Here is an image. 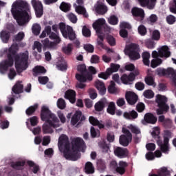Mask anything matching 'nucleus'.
<instances>
[{
  "label": "nucleus",
  "mask_w": 176,
  "mask_h": 176,
  "mask_svg": "<svg viewBox=\"0 0 176 176\" xmlns=\"http://www.w3.org/2000/svg\"><path fill=\"white\" fill-rule=\"evenodd\" d=\"M25 34L23 32H19L16 35L14 36V42H21L24 39Z\"/></svg>",
  "instance_id": "48"
},
{
  "label": "nucleus",
  "mask_w": 176,
  "mask_h": 176,
  "mask_svg": "<svg viewBox=\"0 0 176 176\" xmlns=\"http://www.w3.org/2000/svg\"><path fill=\"white\" fill-rule=\"evenodd\" d=\"M65 98L69 100L72 104H75L76 101V92L72 89H68L65 93Z\"/></svg>",
  "instance_id": "25"
},
{
  "label": "nucleus",
  "mask_w": 176,
  "mask_h": 176,
  "mask_svg": "<svg viewBox=\"0 0 176 176\" xmlns=\"http://www.w3.org/2000/svg\"><path fill=\"white\" fill-rule=\"evenodd\" d=\"M157 20V15L155 14H152L148 18H147V22L148 24H155Z\"/></svg>",
  "instance_id": "54"
},
{
  "label": "nucleus",
  "mask_w": 176,
  "mask_h": 176,
  "mask_svg": "<svg viewBox=\"0 0 176 176\" xmlns=\"http://www.w3.org/2000/svg\"><path fill=\"white\" fill-rule=\"evenodd\" d=\"M0 38L3 43H8L9 39H10V33L6 30H3L0 33Z\"/></svg>",
  "instance_id": "33"
},
{
  "label": "nucleus",
  "mask_w": 176,
  "mask_h": 176,
  "mask_svg": "<svg viewBox=\"0 0 176 176\" xmlns=\"http://www.w3.org/2000/svg\"><path fill=\"white\" fill-rule=\"evenodd\" d=\"M41 119L43 122H47L52 124V120L54 123H57L59 122L58 118L55 116L54 113H52L49 107L46 106H43L41 111Z\"/></svg>",
  "instance_id": "6"
},
{
  "label": "nucleus",
  "mask_w": 176,
  "mask_h": 176,
  "mask_svg": "<svg viewBox=\"0 0 176 176\" xmlns=\"http://www.w3.org/2000/svg\"><path fill=\"white\" fill-rule=\"evenodd\" d=\"M56 67L59 71H66L67 69V63L65 61L58 62L56 65Z\"/></svg>",
  "instance_id": "57"
},
{
  "label": "nucleus",
  "mask_w": 176,
  "mask_h": 176,
  "mask_svg": "<svg viewBox=\"0 0 176 176\" xmlns=\"http://www.w3.org/2000/svg\"><path fill=\"white\" fill-rule=\"evenodd\" d=\"M89 123L92 126H98L99 129H104L105 125L102 124V120L99 121L98 119L94 118V116H90L89 118Z\"/></svg>",
  "instance_id": "28"
},
{
  "label": "nucleus",
  "mask_w": 176,
  "mask_h": 176,
  "mask_svg": "<svg viewBox=\"0 0 176 176\" xmlns=\"http://www.w3.org/2000/svg\"><path fill=\"white\" fill-rule=\"evenodd\" d=\"M107 112L110 115H115V113H116V105L115 104V102H111L109 104L107 109Z\"/></svg>",
  "instance_id": "39"
},
{
  "label": "nucleus",
  "mask_w": 176,
  "mask_h": 176,
  "mask_svg": "<svg viewBox=\"0 0 176 176\" xmlns=\"http://www.w3.org/2000/svg\"><path fill=\"white\" fill-rule=\"evenodd\" d=\"M32 72L34 76H38V74H46V69L43 66H36Z\"/></svg>",
  "instance_id": "34"
},
{
  "label": "nucleus",
  "mask_w": 176,
  "mask_h": 176,
  "mask_svg": "<svg viewBox=\"0 0 176 176\" xmlns=\"http://www.w3.org/2000/svg\"><path fill=\"white\" fill-rule=\"evenodd\" d=\"M14 19L16 20V23L19 25H24L27 23V19L30 17V15L28 14L27 15L19 13H12Z\"/></svg>",
  "instance_id": "19"
},
{
  "label": "nucleus",
  "mask_w": 176,
  "mask_h": 176,
  "mask_svg": "<svg viewBox=\"0 0 176 176\" xmlns=\"http://www.w3.org/2000/svg\"><path fill=\"white\" fill-rule=\"evenodd\" d=\"M27 163L29 167H33L32 171L34 174H38V171H39V166L35 164V162L32 161H28Z\"/></svg>",
  "instance_id": "45"
},
{
  "label": "nucleus",
  "mask_w": 176,
  "mask_h": 176,
  "mask_svg": "<svg viewBox=\"0 0 176 176\" xmlns=\"http://www.w3.org/2000/svg\"><path fill=\"white\" fill-rule=\"evenodd\" d=\"M143 96L145 98H153L155 97V93H153V91L148 89L144 91Z\"/></svg>",
  "instance_id": "58"
},
{
  "label": "nucleus",
  "mask_w": 176,
  "mask_h": 176,
  "mask_svg": "<svg viewBox=\"0 0 176 176\" xmlns=\"http://www.w3.org/2000/svg\"><path fill=\"white\" fill-rule=\"evenodd\" d=\"M138 31L140 35H141L142 36H145V35H146V28L144 25H139V27L138 28Z\"/></svg>",
  "instance_id": "55"
},
{
  "label": "nucleus",
  "mask_w": 176,
  "mask_h": 176,
  "mask_svg": "<svg viewBox=\"0 0 176 176\" xmlns=\"http://www.w3.org/2000/svg\"><path fill=\"white\" fill-rule=\"evenodd\" d=\"M67 17L73 24H76V23H78V16H76L75 14L70 12L67 15Z\"/></svg>",
  "instance_id": "47"
},
{
  "label": "nucleus",
  "mask_w": 176,
  "mask_h": 176,
  "mask_svg": "<svg viewBox=\"0 0 176 176\" xmlns=\"http://www.w3.org/2000/svg\"><path fill=\"white\" fill-rule=\"evenodd\" d=\"M62 50L65 54H71L72 53V44H68L67 46L63 47Z\"/></svg>",
  "instance_id": "59"
},
{
  "label": "nucleus",
  "mask_w": 176,
  "mask_h": 176,
  "mask_svg": "<svg viewBox=\"0 0 176 176\" xmlns=\"http://www.w3.org/2000/svg\"><path fill=\"white\" fill-rule=\"evenodd\" d=\"M125 54L129 56L131 60H138V58H141V55H140V46L135 43H131L126 47L124 50Z\"/></svg>",
  "instance_id": "9"
},
{
  "label": "nucleus",
  "mask_w": 176,
  "mask_h": 176,
  "mask_svg": "<svg viewBox=\"0 0 176 176\" xmlns=\"http://www.w3.org/2000/svg\"><path fill=\"white\" fill-rule=\"evenodd\" d=\"M59 30L65 39H69V41H75L76 39V34H75L72 27L67 26L65 23L60 22L59 23Z\"/></svg>",
  "instance_id": "7"
},
{
  "label": "nucleus",
  "mask_w": 176,
  "mask_h": 176,
  "mask_svg": "<svg viewBox=\"0 0 176 176\" xmlns=\"http://www.w3.org/2000/svg\"><path fill=\"white\" fill-rule=\"evenodd\" d=\"M17 54V46L12 45L7 53V58L0 63V72L5 74L10 68L13 67L15 63V68L16 72H23L28 68V51L21 53L19 55Z\"/></svg>",
  "instance_id": "1"
},
{
  "label": "nucleus",
  "mask_w": 176,
  "mask_h": 176,
  "mask_svg": "<svg viewBox=\"0 0 176 176\" xmlns=\"http://www.w3.org/2000/svg\"><path fill=\"white\" fill-rule=\"evenodd\" d=\"M107 41L109 45H110V46H116V39H115L113 36L108 35L107 36Z\"/></svg>",
  "instance_id": "62"
},
{
  "label": "nucleus",
  "mask_w": 176,
  "mask_h": 176,
  "mask_svg": "<svg viewBox=\"0 0 176 176\" xmlns=\"http://www.w3.org/2000/svg\"><path fill=\"white\" fill-rule=\"evenodd\" d=\"M60 9L62 10V12H65V13H67V12H69L71 10V4L63 1L60 5Z\"/></svg>",
  "instance_id": "42"
},
{
  "label": "nucleus",
  "mask_w": 176,
  "mask_h": 176,
  "mask_svg": "<svg viewBox=\"0 0 176 176\" xmlns=\"http://www.w3.org/2000/svg\"><path fill=\"white\" fill-rule=\"evenodd\" d=\"M131 14L133 16L134 20L142 23L145 19V11L142 8H139L137 7L133 8L131 10Z\"/></svg>",
  "instance_id": "15"
},
{
  "label": "nucleus",
  "mask_w": 176,
  "mask_h": 176,
  "mask_svg": "<svg viewBox=\"0 0 176 176\" xmlns=\"http://www.w3.org/2000/svg\"><path fill=\"white\" fill-rule=\"evenodd\" d=\"M82 33L85 38H90L91 36V32L90 31V29L86 27V25L83 26Z\"/></svg>",
  "instance_id": "52"
},
{
  "label": "nucleus",
  "mask_w": 176,
  "mask_h": 176,
  "mask_svg": "<svg viewBox=\"0 0 176 176\" xmlns=\"http://www.w3.org/2000/svg\"><path fill=\"white\" fill-rule=\"evenodd\" d=\"M75 11L78 14H82L85 19L89 18V14H87V11L85 7L82 6H77L75 8Z\"/></svg>",
  "instance_id": "31"
},
{
  "label": "nucleus",
  "mask_w": 176,
  "mask_h": 176,
  "mask_svg": "<svg viewBox=\"0 0 176 176\" xmlns=\"http://www.w3.org/2000/svg\"><path fill=\"white\" fill-rule=\"evenodd\" d=\"M124 118L125 119H128L129 120H133L134 119H137L138 118V113L135 110H131L129 111H125L123 114Z\"/></svg>",
  "instance_id": "29"
},
{
  "label": "nucleus",
  "mask_w": 176,
  "mask_h": 176,
  "mask_svg": "<svg viewBox=\"0 0 176 176\" xmlns=\"http://www.w3.org/2000/svg\"><path fill=\"white\" fill-rule=\"evenodd\" d=\"M160 50V57H170L171 56V52L168 50V47L167 45L163 46Z\"/></svg>",
  "instance_id": "32"
},
{
  "label": "nucleus",
  "mask_w": 176,
  "mask_h": 176,
  "mask_svg": "<svg viewBox=\"0 0 176 176\" xmlns=\"http://www.w3.org/2000/svg\"><path fill=\"white\" fill-rule=\"evenodd\" d=\"M30 10V5L28 3L23 0H19L13 3L11 9V13H16V14H23L25 16L28 14Z\"/></svg>",
  "instance_id": "5"
},
{
  "label": "nucleus",
  "mask_w": 176,
  "mask_h": 176,
  "mask_svg": "<svg viewBox=\"0 0 176 176\" xmlns=\"http://www.w3.org/2000/svg\"><path fill=\"white\" fill-rule=\"evenodd\" d=\"M155 102L157 104L159 108L157 109V115H163L164 112H167L170 109V107L167 104V98L164 96L160 94L157 95Z\"/></svg>",
  "instance_id": "8"
},
{
  "label": "nucleus",
  "mask_w": 176,
  "mask_h": 176,
  "mask_svg": "<svg viewBox=\"0 0 176 176\" xmlns=\"http://www.w3.org/2000/svg\"><path fill=\"white\" fill-rule=\"evenodd\" d=\"M142 57L143 58V64H144V65H146L147 67H149V58H151V54H149V52H143L142 54Z\"/></svg>",
  "instance_id": "41"
},
{
  "label": "nucleus",
  "mask_w": 176,
  "mask_h": 176,
  "mask_svg": "<svg viewBox=\"0 0 176 176\" xmlns=\"http://www.w3.org/2000/svg\"><path fill=\"white\" fill-rule=\"evenodd\" d=\"M120 79L124 85H131V82L135 80L134 73H130L129 75L124 74Z\"/></svg>",
  "instance_id": "26"
},
{
  "label": "nucleus",
  "mask_w": 176,
  "mask_h": 176,
  "mask_svg": "<svg viewBox=\"0 0 176 176\" xmlns=\"http://www.w3.org/2000/svg\"><path fill=\"white\" fill-rule=\"evenodd\" d=\"M157 74L159 76H172V80L176 86V70H174V69L169 67L167 69H163L162 67H159L156 69Z\"/></svg>",
  "instance_id": "11"
},
{
  "label": "nucleus",
  "mask_w": 176,
  "mask_h": 176,
  "mask_svg": "<svg viewBox=\"0 0 176 176\" xmlns=\"http://www.w3.org/2000/svg\"><path fill=\"white\" fill-rule=\"evenodd\" d=\"M162 63H163V60H162L161 58L153 59L151 63V68H156V67L160 65Z\"/></svg>",
  "instance_id": "53"
},
{
  "label": "nucleus",
  "mask_w": 176,
  "mask_h": 176,
  "mask_svg": "<svg viewBox=\"0 0 176 176\" xmlns=\"http://www.w3.org/2000/svg\"><path fill=\"white\" fill-rule=\"evenodd\" d=\"M57 107L59 108V109H65V100H64L63 98H59L57 100Z\"/></svg>",
  "instance_id": "61"
},
{
  "label": "nucleus",
  "mask_w": 176,
  "mask_h": 176,
  "mask_svg": "<svg viewBox=\"0 0 176 176\" xmlns=\"http://www.w3.org/2000/svg\"><path fill=\"white\" fill-rule=\"evenodd\" d=\"M32 6L35 12L36 17L41 19L43 16V4L39 0H32Z\"/></svg>",
  "instance_id": "14"
},
{
  "label": "nucleus",
  "mask_w": 176,
  "mask_h": 176,
  "mask_svg": "<svg viewBox=\"0 0 176 176\" xmlns=\"http://www.w3.org/2000/svg\"><path fill=\"white\" fill-rule=\"evenodd\" d=\"M98 76L101 79H104V80H107V79H108V78L111 76V73L108 72V69H107L105 72H100Z\"/></svg>",
  "instance_id": "56"
},
{
  "label": "nucleus",
  "mask_w": 176,
  "mask_h": 176,
  "mask_svg": "<svg viewBox=\"0 0 176 176\" xmlns=\"http://www.w3.org/2000/svg\"><path fill=\"white\" fill-rule=\"evenodd\" d=\"M50 39H53L54 41H55V43L56 45H58V43H60V42H61V38H60V36H58V34L54 33V32H52L50 34Z\"/></svg>",
  "instance_id": "49"
},
{
  "label": "nucleus",
  "mask_w": 176,
  "mask_h": 176,
  "mask_svg": "<svg viewBox=\"0 0 176 176\" xmlns=\"http://www.w3.org/2000/svg\"><path fill=\"white\" fill-rule=\"evenodd\" d=\"M95 87L98 90L100 96H104L107 93V88L105 87V84L103 82L98 80L95 82Z\"/></svg>",
  "instance_id": "27"
},
{
  "label": "nucleus",
  "mask_w": 176,
  "mask_h": 176,
  "mask_svg": "<svg viewBox=\"0 0 176 176\" xmlns=\"http://www.w3.org/2000/svg\"><path fill=\"white\" fill-rule=\"evenodd\" d=\"M118 19L116 16L115 15H111L109 19H108V22L109 24L111 25H116L118 24Z\"/></svg>",
  "instance_id": "63"
},
{
  "label": "nucleus",
  "mask_w": 176,
  "mask_h": 176,
  "mask_svg": "<svg viewBox=\"0 0 176 176\" xmlns=\"http://www.w3.org/2000/svg\"><path fill=\"white\" fill-rule=\"evenodd\" d=\"M157 122V118L152 113H146L144 116V120L142 121V124H155Z\"/></svg>",
  "instance_id": "18"
},
{
  "label": "nucleus",
  "mask_w": 176,
  "mask_h": 176,
  "mask_svg": "<svg viewBox=\"0 0 176 176\" xmlns=\"http://www.w3.org/2000/svg\"><path fill=\"white\" fill-rule=\"evenodd\" d=\"M41 43L43 44V50H46V49L54 50V49L57 47V44L53 41H50L48 38L42 40Z\"/></svg>",
  "instance_id": "23"
},
{
  "label": "nucleus",
  "mask_w": 176,
  "mask_h": 176,
  "mask_svg": "<svg viewBox=\"0 0 176 176\" xmlns=\"http://www.w3.org/2000/svg\"><path fill=\"white\" fill-rule=\"evenodd\" d=\"M122 133L125 135H121L120 136V144L122 146H129V144L131 142L133 135L130 133L129 129L122 128Z\"/></svg>",
  "instance_id": "13"
},
{
  "label": "nucleus",
  "mask_w": 176,
  "mask_h": 176,
  "mask_svg": "<svg viewBox=\"0 0 176 176\" xmlns=\"http://www.w3.org/2000/svg\"><path fill=\"white\" fill-rule=\"evenodd\" d=\"M148 176H170V171L167 168L164 167L162 168L160 172L158 173V175L157 174H149Z\"/></svg>",
  "instance_id": "37"
},
{
  "label": "nucleus",
  "mask_w": 176,
  "mask_h": 176,
  "mask_svg": "<svg viewBox=\"0 0 176 176\" xmlns=\"http://www.w3.org/2000/svg\"><path fill=\"white\" fill-rule=\"evenodd\" d=\"M118 166V162L115 160H112L110 162V168H112L113 170H116L118 173V174H120L121 175H123L124 173H126V167H127V162L120 161Z\"/></svg>",
  "instance_id": "12"
},
{
  "label": "nucleus",
  "mask_w": 176,
  "mask_h": 176,
  "mask_svg": "<svg viewBox=\"0 0 176 176\" xmlns=\"http://www.w3.org/2000/svg\"><path fill=\"white\" fill-rule=\"evenodd\" d=\"M107 105H108V100H107V98H102L95 104V111H96V112H102Z\"/></svg>",
  "instance_id": "22"
},
{
  "label": "nucleus",
  "mask_w": 176,
  "mask_h": 176,
  "mask_svg": "<svg viewBox=\"0 0 176 176\" xmlns=\"http://www.w3.org/2000/svg\"><path fill=\"white\" fill-rule=\"evenodd\" d=\"M52 34V27L48 25L45 28V30L42 32L41 34L40 35V38H45L47 35H50Z\"/></svg>",
  "instance_id": "50"
},
{
  "label": "nucleus",
  "mask_w": 176,
  "mask_h": 176,
  "mask_svg": "<svg viewBox=\"0 0 176 176\" xmlns=\"http://www.w3.org/2000/svg\"><path fill=\"white\" fill-rule=\"evenodd\" d=\"M83 120H85V116H82V111H76L72 118L71 123L72 126H75L78 122H79L77 124L79 126V123H80V122H83Z\"/></svg>",
  "instance_id": "24"
},
{
  "label": "nucleus",
  "mask_w": 176,
  "mask_h": 176,
  "mask_svg": "<svg viewBox=\"0 0 176 176\" xmlns=\"http://www.w3.org/2000/svg\"><path fill=\"white\" fill-rule=\"evenodd\" d=\"M72 148L69 150V140L68 136L65 135H62L58 140V146L59 149H61L63 146L65 148L63 152L64 157L67 160H72V162H76L80 159V153L85 152L86 149V144L83 139L80 138H74L72 141Z\"/></svg>",
  "instance_id": "2"
},
{
  "label": "nucleus",
  "mask_w": 176,
  "mask_h": 176,
  "mask_svg": "<svg viewBox=\"0 0 176 176\" xmlns=\"http://www.w3.org/2000/svg\"><path fill=\"white\" fill-rule=\"evenodd\" d=\"M125 98L129 105H135L138 101V96L134 92L127 91L125 94Z\"/></svg>",
  "instance_id": "20"
},
{
  "label": "nucleus",
  "mask_w": 176,
  "mask_h": 176,
  "mask_svg": "<svg viewBox=\"0 0 176 176\" xmlns=\"http://www.w3.org/2000/svg\"><path fill=\"white\" fill-rule=\"evenodd\" d=\"M96 10L98 14H105L108 12V8L104 4H99L97 6Z\"/></svg>",
  "instance_id": "40"
},
{
  "label": "nucleus",
  "mask_w": 176,
  "mask_h": 176,
  "mask_svg": "<svg viewBox=\"0 0 176 176\" xmlns=\"http://www.w3.org/2000/svg\"><path fill=\"white\" fill-rule=\"evenodd\" d=\"M156 1L157 0H138V2L142 8L147 7V9L152 10L155 9V6H156Z\"/></svg>",
  "instance_id": "21"
},
{
  "label": "nucleus",
  "mask_w": 176,
  "mask_h": 176,
  "mask_svg": "<svg viewBox=\"0 0 176 176\" xmlns=\"http://www.w3.org/2000/svg\"><path fill=\"white\" fill-rule=\"evenodd\" d=\"M41 30H42V28H41V25L38 23H35L32 25V31L34 35H36V36L39 35V34H41Z\"/></svg>",
  "instance_id": "44"
},
{
  "label": "nucleus",
  "mask_w": 176,
  "mask_h": 176,
  "mask_svg": "<svg viewBox=\"0 0 176 176\" xmlns=\"http://www.w3.org/2000/svg\"><path fill=\"white\" fill-rule=\"evenodd\" d=\"M114 155L119 159H124L129 156V150L126 148L117 146L114 148Z\"/></svg>",
  "instance_id": "17"
},
{
  "label": "nucleus",
  "mask_w": 176,
  "mask_h": 176,
  "mask_svg": "<svg viewBox=\"0 0 176 176\" xmlns=\"http://www.w3.org/2000/svg\"><path fill=\"white\" fill-rule=\"evenodd\" d=\"M169 10L170 13L176 14V0H172L169 3Z\"/></svg>",
  "instance_id": "51"
},
{
  "label": "nucleus",
  "mask_w": 176,
  "mask_h": 176,
  "mask_svg": "<svg viewBox=\"0 0 176 176\" xmlns=\"http://www.w3.org/2000/svg\"><path fill=\"white\" fill-rule=\"evenodd\" d=\"M166 22L170 25H172L173 24L175 23V22H176V17L174 16V15H171V14L168 15L166 16Z\"/></svg>",
  "instance_id": "60"
},
{
  "label": "nucleus",
  "mask_w": 176,
  "mask_h": 176,
  "mask_svg": "<svg viewBox=\"0 0 176 176\" xmlns=\"http://www.w3.org/2000/svg\"><path fill=\"white\" fill-rule=\"evenodd\" d=\"M93 28L96 31V34L99 40L97 41L98 46L102 49L104 48V38L105 34L102 32V28H105V19H99L92 25Z\"/></svg>",
  "instance_id": "4"
},
{
  "label": "nucleus",
  "mask_w": 176,
  "mask_h": 176,
  "mask_svg": "<svg viewBox=\"0 0 176 176\" xmlns=\"http://www.w3.org/2000/svg\"><path fill=\"white\" fill-rule=\"evenodd\" d=\"M77 71L80 73L79 75H86L87 72V68L86 67V65H78L77 66Z\"/></svg>",
  "instance_id": "46"
},
{
  "label": "nucleus",
  "mask_w": 176,
  "mask_h": 176,
  "mask_svg": "<svg viewBox=\"0 0 176 176\" xmlns=\"http://www.w3.org/2000/svg\"><path fill=\"white\" fill-rule=\"evenodd\" d=\"M57 129V127H60V121L58 122H54L53 120H51L50 122H47L45 121V123L43 125V134H52L53 133V129Z\"/></svg>",
  "instance_id": "16"
},
{
  "label": "nucleus",
  "mask_w": 176,
  "mask_h": 176,
  "mask_svg": "<svg viewBox=\"0 0 176 176\" xmlns=\"http://www.w3.org/2000/svg\"><path fill=\"white\" fill-rule=\"evenodd\" d=\"M97 74V69L93 66H89L88 67V71L87 70V74H76V79L78 82H91L93 80V76Z\"/></svg>",
  "instance_id": "10"
},
{
  "label": "nucleus",
  "mask_w": 176,
  "mask_h": 176,
  "mask_svg": "<svg viewBox=\"0 0 176 176\" xmlns=\"http://www.w3.org/2000/svg\"><path fill=\"white\" fill-rule=\"evenodd\" d=\"M151 38L153 41H159L160 39V32L155 30L153 32Z\"/></svg>",
  "instance_id": "64"
},
{
  "label": "nucleus",
  "mask_w": 176,
  "mask_h": 176,
  "mask_svg": "<svg viewBox=\"0 0 176 176\" xmlns=\"http://www.w3.org/2000/svg\"><path fill=\"white\" fill-rule=\"evenodd\" d=\"M10 166H11L12 168H14V170H21V168L24 167V166H25V162L18 161L16 162H12L10 164Z\"/></svg>",
  "instance_id": "36"
},
{
  "label": "nucleus",
  "mask_w": 176,
  "mask_h": 176,
  "mask_svg": "<svg viewBox=\"0 0 176 176\" xmlns=\"http://www.w3.org/2000/svg\"><path fill=\"white\" fill-rule=\"evenodd\" d=\"M85 170L86 174H94V166L90 162L85 164Z\"/></svg>",
  "instance_id": "38"
},
{
  "label": "nucleus",
  "mask_w": 176,
  "mask_h": 176,
  "mask_svg": "<svg viewBox=\"0 0 176 176\" xmlns=\"http://www.w3.org/2000/svg\"><path fill=\"white\" fill-rule=\"evenodd\" d=\"M119 68H120V65L111 63V68H108L107 72H109L111 75H112L113 72H118V71H119Z\"/></svg>",
  "instance_id": "43"
},
{
  "label": "nucleus",
  "mask_w": 176,
  "mask_h": 176,
  "mask_svg": "<svg viewBox=\"0 0 176 176\" xmlns=\"http://www.w3.org/2000/svg\"><path fill=\"white\" fill-rule=\"evenodd\" d=\"M38 107L39 105L38 103L34 104L33 106L29 107L25 111L26 115H28V116H32V115H34V113H35L36 111V109H38Z\"/></svg>",
  "instance_id": "35"
},
{
  "label": "nucleus",
  "mask_w": 176,
  "mask_h": 176,
  "mask_svg": "<svg viewBox=\"0 0 176 176\" xmlns=\"http://www.w3.org/2000/svg\"><path fill=\"white\" fill-rule=\"evenodd\" d=\"M153 138L156 141L157 144L160 146V149L163 153H167L170 151V147L168 146V142H170V138L173 135L171 131L168 130L164 131V143L160 137V132L159 131H153L151 133Z\"/></svg>",
  "instance_id": "3"
},
{
  "label": "nucleus",
  "mask_w": 176,
  "mask_h": 176,
  "mask_svg": "<svg viewBox=\"0 0 176 176\" xmlns=\"http://www.w3.org/2000/svg\"><path fill=\"white\" fill-rule=\"evenodd\" d=\"M22 82L18 81L12 89V93L14 94H21L23 93V89H24V85L21 84Z\"/></svg>",
  "instance_id": "30"
}]
</instances>
